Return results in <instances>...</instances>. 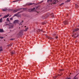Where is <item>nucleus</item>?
<instances>
[{
  "mask_svg": "<svg viewBox=\"0 0 79 79\" xmlns=\"http://www.w3.org/2000/svg\"><path fill=\"white\" fill-rule=\"evenodd\" d=\"M58 2V0H54L52 2V0H48V2L49 3V5H55L56 4V3Z\"/></svg>",
  "mask_w": 79,
  "mask_h": 79,
  "instance_id": "1",
  "label": "nucleus"
},
{
  "mask_svg": "<svg viewBox=\"0 0 79 79\" xmlns=\"http://www.w3.org/2000/svg\"><path fill=\"white\" fill-rule=\"evenodd\" d=\"M36 8L37 9V7H35L33 8V9H28V11L29 12H34V11H35Z\"/></svg>",
  "mask_w": 79,
  "mask_h": 79,
  "instance_id": "2",
  "label": "nucleus"
},
{
  "mask_svg": "<svg viewBox=\"0 0 79 79\" xmlns=\"http://www.w3.org/2000/svg\"><path fill=\"white\" fill-rule=\"evenodd\" d=\"M13 26H14V25H13V24L11 23H9V29H12V28H13Z\"/></svg>",
  "mask_w": 79,
  "mask_h": 79,
  "instance_id": "3",
  "label": "nucleus"
},
{
  "mask_svg": "<svg viewBox=\"0 0 79 79\" xmlns=\"http://www.w3.org/2000/svg\"><path fill=\"white\" fill-rule=\"evenodd\" d=\"M22 9L21 8H20V9H18L16 10H13V13H16V12H17V11H19V10H20L21 9Z\"/></svg>",
  "mask_w": 79,
  "mask_h": 79,
  "instance_id": "4",
  "label": "nucleus"
},
{
  "mask_svg": "<svg viewBox=\"0 0 79 79\" xmlns=\"http://www.w3.org/2000/svg\"><path fill=\"white\" fill-rule=\"evenodd\" d=\"M79 35L78 34H75L72 35V37H77L79 36Z\"/></svg>",
  "mask_w": 79,
  "mask_h": 79,
  "instance_id": "5",
  "label": "nucleus"
},
{
  "mask_svg": "<svg viewBox=\"0 0 79 79\" xmlns=\"http://www.w3.org/2000/svg\"><path fill=\"white\" fill-rule=\"evenodd\" d=\"M23 30H21L19 32V35L22 36L23 35Z\"/></svg>",
  "mask_w": 79,
  "mask_h": 79,
  "instance_id": "6",
  "label": "nucleus"
},
{
  "mask_svg": "<svg viewBox=\"0 0 79 79\" xmlns=\"http://www.w3.org/2000/svg\"><path fill=\"white\" fill-rule=\"evenodd\" d=\"M33 4H34V3H27V5H33Z\"/></svg>",
  "mask_w": 79,
  "mask_h": 79,
  "instance_id": "7",
  "label": "nucleus"
},
{
  "mask_svg": "<svg viewBox=\"0 0 79 79\" xmlns=\"http://www.w3.org/2000/svg\"><path fill=\"white\" fill-rule=\"evenodd\" d=\"M63 23L64 25H67V24H68V21H65Z\"/></svg>",
  "mask_w": 79,
  "mask_h": 79,
  "instance_id": "8",
  "label": "nucleus"
},
{
  "mask_svg": "<svg viewBox=\"0 0 79 79\" xmlns=\"http://www.w3.org/2000/svg\"><path fill=\"white\" fill-rule=\"evenodd\" d=\"M8 16H9V15L8 14L7 15L3 17V18H8Z\"/></svg>",
  "mask_w": 79,
  "mask_h": 79,
  "instance_id": "9",
  "label": "nucleus"
},
{
  "mask_svg": "<svg viewBox=\"0 0 79 79\" xmlns=\"http://www.w3.org/2000/svg\"><path fill=\"white\" fill-rule=\"evenodd\" d=\"M18 20H16L14 21V23L15 24V23H18Z\"/></svg>",
  "mask_w": 79,
  "mask_h": 79,
  "instance_id": "10",
  "label": "nucleus"
},
{
  "mask_svg": "<svg viewBox=\"0 0 79 79\" xmlns=\"http://www.w3.org/2000/svg\"><path fill=\"white\" fill-rule=\"evenodd\" d=\"M21 13V12H18L17 14H15L14 16H18V14H19V13Z\"/></svg>",
  "mask_w": 79,
  "mask_h": 79,
  "instance_id": "11",
  "label": "nucleus"
},
{
  "mask_svg": "<svg viewBox=\"0 0 79 79\" xmlns=\"http://www.w3.org/2000/svg\"><path fill=\"white\" fill-rule=\"evenodd\" d=\"M78 30H79V29L78 28L75 29L73 31V32H76V31H78Z\"/></svg>",
  "mask_w": 79,
  "mask_h": 79,
  "instance_id": "12",
  "label": "nucleus"
},
{
  "mask_svg": "<svg viewBox=\"0 0 79 79\" xmlns=\"http://www.w3.org/2000/svg\"><path fill=\"white\" fill-rule=\"evenodd\" d=\"M11 53L12 55H13V54H15V51H13L11 52Z\"/></svg>",
  "mask_w": 79,
  "mask_h": 79,
  "instance_id": "13",
  "label": "nucleus"
},
{
  "mask_svg": "<svg viewBox=\"0 0 79 79\" xmlns=\"http://www.w3.org/2000/svg\"><path fill=\"white\" fill-rule=\"evenodd\" d=\"M2 10L3 11H6V10H7V8H5V9H2Z\"/></svg>",
  "mask_w": 79,
  "mask_h": 79,
  "instance_id": "14",
  "label": "nucleus"
},
{
  "mask_svg": "<svg viewBox=\"0 0 79 79\" xmlns=\"http://www.w3.org/2000/svg\"><path fill=\"white\" fill-rule=\"evenodd\" d=\"M3 31L4 30L2 29H0V33L1 32H4Z\"/></svg>",
  "mask_w": 79,
  "mask_h": 79,
  "instance_id": "15",
  "label": "nucleus"
},
{
  "mask_svg": "<svg viewBox=\"0 0 79 79\" xmlns=\"http://www.w3.org/2000/svg\"><path fill=\"white\" fill-rule=\"evenodd\" d=\"M51 17L52 18H53L54 17V15H53V13H52V14H51Z\"/></svg>",
  "mask_w": 79,
  "mask_h": 79,
  "instance_id": "16",
  "label": "nucleus"
},
{
  "mask_svg": "<svg viewBox=\"0 0 79 79\" xmlns=\"http://www.w3.org/2000/svg\"><path fill=\"white\" fill-rule=\"evenodd\" d=\"M3 51V49H2V47H0V52H1Z\"/></svg>",
  "mask_w": 79,
  "mask_h": 79,
  "instance_id": "17",
  "label": "nucleus"
},
{
  "mask_svg": "<svg viewBox=\"0 0 79 79\" xmlns=\"http://www.w3.org/2000/svg\"><path fill=\"white\" fill-rule=\"evenodd\" d=\"M29 29V27H27V28H26L24 30V31H27V29Z\"/></svg>",
  "mask_w": 79,
  "mask_h": 79,
  "instance_id": "18",
  "label": "nucleus"
},
{
  "mask_svg": "<svg viewBox=\"0 0 79 79\" xmlns=\"http://www.w3.org/2000/svg\"><path fill=\"white\" fill-rule=\"evenodd\" d=\"M19 0H17L16 1H13V2H18V1H19Z\"/></svg>",
  "mask_w": 79,
  "mask_h": 79,
  "instance_id": "19",
  "label": "nucleus"
},
{
  "mask_svg": "<svg viewBox=\"0 0 79 79\" xmlns=\"http://www.w3.org/2000/svg\"><path fill=\"white\" fill-rule=\"evenodd\" d=\"M70 2V0H67L65 1V3H68V2Z\"/></svg>",
  "mask_w": 79,
  "mask_h": 79,
  "instance_id": "20",
  "label": "nucleus"
},
{
  "mask_svg": "<svg viewBox=\"0 0 79 79\" xmlns=\"http://www.w3.org/2000/svg\"><path fill=\"white\" fill-rule=\"evenodd\" d=\"M75 6L76 7V8H78V7H79V6H78V5H77V4H75Z\"/></svg>",
  "mask_w": 79,
  "mask_h": 79,
  "instance_id": "21",
  "label": "nucleus"
},
{
  "mask_svg": "<svg viewBox=\"0 0 79 79\" xmlns=\"http://www.w3.org/2000/svg\"><path fill=\"white\" fill-rule=\"evenodd\" d=\"M6 21H9V22H10V20H9V19L8 18H7Z\"/></svg>",
  "mask_w": 79,
  "mask_h": 79,
  "instance_id": "22",
  "label": "nucleus"
},
{
  "mask_svg": "<svg viewBox=\"0 0 79 79\" xmlns=\"http://www.w3.org/2000/svg\"><path fill=\"white\" fill-rule=\"evenodd\" d=\"M2 18H1L0 19V23H2Z\"/></svg>",
  "mask_w": 79,
  "mask_h": 79,
  "instance_id": "23",
  "label": "nucleus"
},
{
  "mask_svg": "<svg viewBox=\"0 0 79 79\" xmlns=\"http://www.w3.org/2000/svg\"><path fill=\"white\" fill-rule=\"evenodd\" d=\"M39 32H43V31L41 30H40V29H39Z\"/></svg>",
  "mask_w": 79,
  "mask_h": 79,
  "instance_id": "24",
  "label": "nucleus"
},
{
  "mask_svg": "<svg viewBox=\"0 0 79 79\" xmlns=\"http://www.w3.org/2000/svg\"><path fill=\"white\" fill-rule=\"evenodd\" d=\"M3 37L2 36H0V39H3Z\"/></svg>",
  "mask_w": 79,
  "mask_h": 79,
  "instance_id": "25",
  "label": "nucleus"
},
{
  "mask_svg": "<svg viewBox=\"0 0 79 79\" xmlns=\"http://www.w3.org/2000/svg\"><path fill=\"white\" fill-rule=\"evenodd\" d=\"M23 20L22 21V22H21L19 24V25H21V24H22V23H23Z\"/></svg>",
  "mask_w": 79,
  "mask_h": 79,
  "instance_id": "26",
  "label": "nucleus"
},
{
  "mask_svg": "<svg viewBox=\"0 0 79 79\" xmlns=\"http://www.w3.org/2000/svg\"><path fill=\"white\" fill-rule=\"evenodd\" d=\"M57 77H56V76H55L54 77V78L56 79Z\"/></svg>",
  "mask_w": 79,
  "mask_h": 79,
  "instance_id": "27",
  "label": "nucleus"
},
{
  "mask_svg": "<svg viewBox=\"0 0 79 79\" xmlns=\"http://www.w3.org/2000/svg\"><path fill=\"white\" fill-rule=\"evenodd\" d=\"M64 5V3H62V4H61L60 5V6L61 5Z\"/></svg>",
  "mask_w": 79,
  "mask_h": 79,
  "instance_id": "28",
  "label": "nucleus"
},
{
  "mask_svg": "<svg viewBox=\"0 0 79 79\" xmlns=\"http://www.w3.org/2000/svg\"><path fill=\"white\" fill-rule=\"evenodd\" d=\"M10 40H14V39H10Z\"/></svg>",
  "mask_w": 79,
  "mask_h": 79,
  "instance_id": "29",
  "label": "nucleus"
},
{
  "mask_svg": "<svg viewBox=\"0 0 79 79\" xmlns=\"http://www.w3.org/2000/svg\"><path fill=\"white\" fill-rule=\"evenodd\" d=\"M57 76H61V75L58 74Z\"/></svg>",
  "mask_w": 79,
  "mask_h": 79,
  "instance_id": "30",
  "label": "nucleus"
},
{
  "mask_svg": "<svg viewBox=\"0 0 79 79\" xmlns=\"http://www.w3.org/2000/svg\"><path fill=\"white\" fill-rule=\"evenodd\" d=\"M6 26H9V24H6Z\"/></svg>",
  "mask_w": 79,
  "mask_h": 79,
  "instance_id": "31",
  "label": "nucleus"
},
{
  "mask_svg": "<svg viewBox=\"0 0 79 79\" xmlns=\"http://www.w3.org/2000/svg\"><path fill=\"white\" fill-rule=\"evenodd\" d=\"M66 79H71V78H67Z\"/></svg>",
  "mask_w": 79,
  "mask_h": 79,
  "instance_id": "32",
  "label": "nucleus"
},
{
  "mask_svg": "<svg viewBox=\"0 0 79 79\" xmlns=\"http://www.w3.org/2000/svg\"><path fill=\"white\" fill-rule=\"evenodd\" d=\"M63 69H60V71H63Z\"/></svg>",
  "mask_w": 79,
  "mask_h": 79,
  "instance_id": "33",
  "label": "nucleus"
},
{
  "mask_svg": "<svg viewBox=\"0 0 79 79\" xmlns=\"http://www.w3.org/2000/svg\"><path fill=\"white\" fill-rule=\"evenodd\" d=\"M10 20H13V18H10Z\"/></svg>",
  "mask_w": 79,
  "mask_h": 79,
  "instance_id": "34",
  "label": "nucleus"
},
{
  "mask_svg": "<svg viewBox=\"0 0 79 79\" xmlns=\"http://www.w3.org/2000/svg\"><path fill=\"white\" fill-rule=\"evenodd\" d=\"M8 46L9 47H11V46L10 45H8Z\"/></svg>",
  "mask_w": 79,
  "mask_h": 79,
  "instance_id": "35",
  "label": "nucleus"
},
{
  "mask_svg": "<svg viewBox=\"0 0 79 79\" xmlns=\"http://www.w3.org/2000/svg\"><path fill=\"white\" fill-rule=\"evenodd\" d=\"M42 24H43V25H44V24H45V23H42Z\"/></svg>",
  "mask_w": 79,
  "mask_h": 79,
  "instance_id": "36",
  "label": "nucleus"
},
{
  "mask_svg": "<svg viewBox=\"0 0 79 79\" xmlns=\"http://www.w3.org/2000/svg\"><path fill=\"white\" fill-rule=\"evenodd\" d=\"M56 39H58V36H56Z\"/></svg>",
  "mask_w": 79,
  "mask_h": 79,
  "instance_id": "37",
  "label": "nucleus"
},
{
  "mask_svg": "<svg viewBox=\"0 0 79 79\" xmlns=\"http://www.w3.org/2000/svg\"><path fill=\"white\" fill-rule=\"evenodd\" d=\"M44 2L43 1H42L41 2V3H42V2Z\"/></svg>",
  "mask_w": 79,
  "mask_h": 79,
  "instance_id": "38",
  "label": "nucleus"
},
{
  "mask_svg": "<svg viewBox=\"0 0 79 79\" xmlns=\"http://www.w3.org/2000/svg\"><path fill=\"white\" fill-rule=\"evenodd\" d=\"M76 76H76L75 77H75V78H76Z\"/></svg>",
  "mask_w": 79,
  "mask_h": 79,
  "instance_id": "39",
  "label": "nucleus"
},
{
  "mask_svg": "<svg viewBox=\"0 0 79 79\" xmlns=\"http://www.w3.org/2000/svg\"><path fill=\"white\" fill-rule=\"evenodd\" d=\"M78 74H79V73H78L76 75V76H77V75H78Z\"/></svg>",
  "mask_w": 79,
  "mask_h": 79,
  "instance_id": "40",
  "label": "nucleus"
},
{
  "mask_svg": "<svg viewBox=\"0 0 79 79\" xmlns=\"http://www.w3.org/2000/svg\"><path fill=\"white\" fill-rule=\"evenodd\" d=\"M75 79H78V78L77 77V78H75Z\"/></svg>",
  "mask_w": 79,
  "mask_h": 79,
  "instance_id": "41",
  "label": "nucleus"
},
{
  "mask_svg": "<svg viewBox=\"0 0 79 79\" xmlns=\"http://www.w3.org/2000/svg\"><path fill=\"white\" fill-rule=\"evenodd\" d=\"M53 35H55V34H54Z\"/></svg>",
  "mask_w": 79,
  "mask_h": 79,
  "instance_id": "42",
  "label": "nucleus"
},
{
  "mask_svg": "<svg viewBox=\"0 0 79 79\" xmlns=\"http://www.w3.org/2000/svg\"><path fill=\"white\" fill-rule=\"evenodd\" d=\"M25 27H26V26H25Z\"/></svg>",
  "mask_w": 79,
  "mask_h": 79,
  "instance_id": "43",
  "label": "nucleus"
},
{
  "mask_svg": "<svg viewBox=\"0 0 79 79\" xmlns=\"http://www.w3.org/2000/svg\"><path fill=\"white\" fill-rule=\"evenodd\" d=\"M23 12V11H21V12Z\"/></svg>",
  "mask_w": 79,
  "mask_h": 79,
  "instance_id": "44",
  "label": "nucleus"
},
{
  "mask_svg": "<svg viewBox=\"0 0 79 79\" xmlns=\"http://www.w3.org/2000/svg\"><path fill=\"white\" fill-rule=\"evenodd\" d=\"M11 16V15H10V16H9V17H10Z\"/></svg>",
  "mask_w": 79,
  "mask_h": 79,
  "instance_id": "45",
  "label": "nucleus"
},
{
  "mask_svg": "<svg viewBox=\"0 0 79 79\" xmlns=\"http://www.w3.org/2000/svg\"><path fill=\"white\" fill-rule=\"evenodd\" d=\"M23 10H24V8L23 9Z\"/></svg>",
  "mask_w": 79,
  "mask_h": 79,
  "instance_id": "46",
  "label": "nucleus"
},
{
  "mask_svg": "<svg viewBox=\"0 0 79 79\" xmlns=\"http://www.w3.org/2000/svg\"><path fill=\"white\" fill-rule=\"evenodd\" d=\"M1 15H0V16H1Z\"/></svg>",
  "mask_w": 79,
  "mask_h": 79,
  "instance_id": "47",
  "label": "nucleus"
},
{
  "mask_svg": "<svg viewBox=\"0 0 79 79\" xmlns=\"http://www.w3.org/2000/svg\"><path fill=\"white\" fill-rule=\"evenodd\" d=\"M78 26H79V25Z\"/></svg>",
  "mask_w": 79,
  "mask_h": 79,
  "instance_id": "48",
  "label": "nucleus"
}]
</instances>
